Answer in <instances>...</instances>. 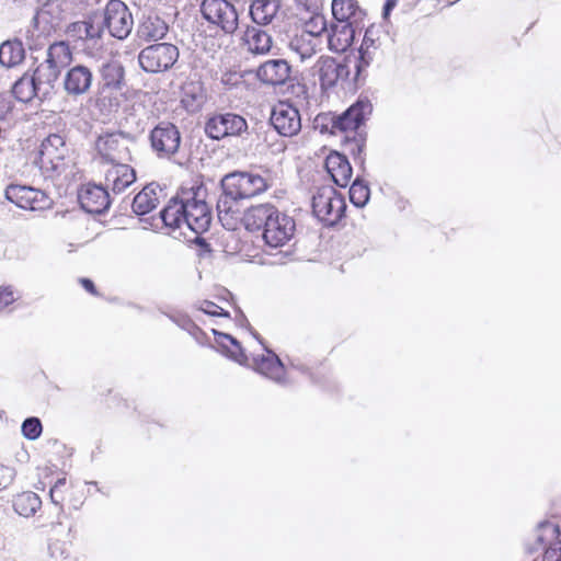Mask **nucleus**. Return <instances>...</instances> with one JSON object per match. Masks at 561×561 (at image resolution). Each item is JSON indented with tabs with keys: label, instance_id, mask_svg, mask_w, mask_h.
<instances>
[{
	"label": "nucleus",
	"instance_id": "nucleus-1",
	"mask_svg": "<svg viewBox=\"0 0 561 561\" xmlns=\"http://www.w3.org/2000/svg\"><path fill=\"white\" fill-rule=\"evenodd\" d=\"M242 220L250 231L263 229V239L271 248L285 245L296 230L295 220L271 204L251 206Z\"/></svg>",
	"mask_w": 561,
	"mask_h": 561
},
{
	"label": "nucleus",
	"instance_id": "nucleus-2",
	"mask_svg": "<svg viewBox=\"0 0 561 561\" xmlns=\"http://www.w3.org/2000/svg\"><path fill=\"white\" fill-rule=\"evenodd\" d=\"M345 201L332 186H322L312 196L313 215L324 225H335L344 215Z\"/></svg>",
	"mask_w": 561,
	"mask_h": 561
},
{
	"label": "nucleus",
	"instance_id": "nucleus-3",
	"mask_svg": "<svg viewBox=\"0 0 561 561\" xmlns=\"http://www.w3.org/2000/svg\"><path fill=\"white\" fill-rule=\"evenodd\" d=\"M38 78L50 81L51 84L65 70V89H70V46L67 42L60 41L51 44L48 48L47 59L38 67Z\"/></svg>",
	"mask_w": 561,
	"mask_h": 561
},
{
	"label": "nucleus",
	"instance_id": "nucleus-4",
	"mask_svg": "<svg viewBox=\"0 0 561 561\" xmlns=\"http://www.w3.org/2000/svg\"><path fill=\"white\" fill-rule=\"evenodd\" d=\"M385 31L377 25H370L366 28L363 42L358 51L353 57H347L348 64H353L354 81H358L366 75L367 68L375 60L378 50L381 48Z\"/></svg>",
	"mask_w": 561,
	"mask_h": 561
},
{
	"label": "nucleus",
	"instance_id": "nucleus-5",
	"mask_svg": "<svg viewBox=\"0 0 561 561\" xmlns=\"http://www.w3.org/2000/svg\"><path fill=\"white\" fill-rule=\"evenodd\" d=\"M179 58V49L169 43L152 44L140 50L138 62L146 72L158 73L170 69Z\"/></svg>",
	"mask_w": 561,
	"mask_h": 561
},
{
	"label": "nucleus",
	"instance_id": "nucleus-6",
	"mask_svg": "<svg viewBox=\"0 0 561 561\" xmlns=\"http://www.w3.org/2000/svg\"><path fill=\"white\" fill-rule=\"evenodd\" d=\"M202 16L226 34H233L239 26V15L234 5L227 0H203Z\"/></svg>",
	"mask_w": 561,
	"mask_h": 561
},
{
	"label": "nucleus",
	"instance_id": "nucleus-7",
	"mask_svg": "<svg viewBox=\"0 0 561 561\" xmlns=\"http://www.w3.org/2000/svg\"><path fill=\"white\" fill-rule=\"evenodd\" d=\"M69 148L62 136L49 135L42 144L38 163L46 172L61 174L67 170Z\"/></svg>",
	"mask_w": 561,
	"mask_h": 561
},
{
	"label": "nucleus",
	"instance_id": "nucleus-8",
	"mask_svg": "<svg viewBox=\"0 0 561 561\" xmlns=\"http://www.w3.org/2000/svg\"><path fill=\"white\" fill-rule=\"evenodd\" d=\"M312 25L319 26V30L302 31L293 36L288 44L289 49L295 53L301 61L311 58L321 49V34L327 31L325 19L322 15H317L306 24V27H311Z\"/></svg>",
	"mask_w": 561,
	"mask_h": 561
},
{
	"label": "nucleus",
	"instance_id": "nucleus-9",
	"mask_svg": "<svg viewBox=\"0 0 561 561\" xmlns=\"http://www.w3.org/2000/svg\"><path fill=\"white\" fill-rule=\"evenodd\" d=\"M268 187L266 180L248 172H234L222 179V190L230 196H238L240 199L254 197Z\"/></svg>",
	"mask_w": 561,
	"mask_h": 561
},
{
	"label": "nucleus",
	"instance_id": "nucleus-10",
	"mask_svg": "<svg viewBox=\"0 0 561 561\" xmlns=\"http://www.w3.org/2000/svg\"><path fill=\"white\" fill-rule=\"evenodd\" d=\"M104 25L113 37L125 39L134 26L128 7L121 0H110L104 9Z\"/></svg>",
	"mask_w": 561,
	"mask_h": 561
},
{
	"label": "nucleus",
	"instance_id": "nucleus-11",
	"mask_svg": "<svg viewBox=\"0 0 561 561\" xmlns=\"http://www.w3.org/2000/svg\"><path fill=\"white\" fill-rule=\"evenodd\" d=\"M185 226L195 233L208 230L211 222V213L207 203L199 196V192L184 193Z\"/></svg>",
	"mask_w": 561,
	"mask_h": 561
},
{
	"label": "nucleus",
	"instance_id": "nucleus-12",
	"mask_svg": "<svg viewBox=\"0 0 561 561\" xmlns=\"http://www.w3.org/2000/svg\"><path fill=\"white\" fill-rule=\"evenodd\" d=\"M152 150L159 158L174 156L181 145V134L178 127L171 123H160L150 131Z\"/></svg>",
	"mask_w": 561,
	"mask_h": 561
},
{
	"label": "nucleus",
	"instance_id": "nucleus-13",
	"mask_svg": "<svg viewBox=\"0 0 561 561\" xmlns=\"http://www.w3.org/2000/svg\"><path fill=\"white\" fill-rule=\"evenodd\" d=\"M247 130V121L233 113L215 115L207 121L205 126L206 134L216 140L229 136H241Z\"/></svg>",
	"mask_w": 561,
	"mask_h": 561
},
{
	"label": "nucleus",
	"instance_id": "nucleus-14",
	"mask_svg": "<svg viewBox=\"0 0 561 561\" xmlns=\"http://www.w3.org/2000/svg\"><path fill=\"white\" fill-rule=\"evenodd\" d=\"M271 123L285 137L296 136L301 129V117L297 107L288 102H278L272 108Z\"/></svg>",
	"mask_w": 561,
	"mask_h": 561
},
{
	"label": "nucleus",
	"instance_id": "nucleus-15",
	"mask_svg": "<svg viewBox=\"0 0 561 561\" xmlns=\"http://www.w3.org/2000/svg\"><path fill=\"white\" fill-rule=\"evenodd\" d=\"M38 77V68L35 69L32 76L24 75L21 77L12 87L14 98L23 103H27L35 98L39 100L47 98L54 85L50 81Z\"/></svg>",
	"mask_w": 561,
	"mask_h": 561
},
{
	"label": "nucleus",
	"instance_id": "nucleus-16",
	"mask_svg": "<svg viewBox=\"0 0 561 561\" xmlns=\"http://www.w3.org/2000/svg\"><path fill=\"white\" fill-rule=\"evenodd\" d=\"M5 197L18 207L28 210H42L50 206L48 196L30 186L10 185L5 190Z\"/></svg>",
	"mask_w": 561,
	"mask_h": 561
},
{
	"label": "nucleus",
	"instance_id": "nucleus-17",
	"mask_svg": "<svg viewBox=\"0 0 561 561\" xmlns=\"http://www.w3.org/2000/svg\"><path fill=\"white\" fill-rule=\"evenodd\" d=\"M351 67L353 64H339L330 56H322L313 66V75L318 76L322 89H330L334 87L339 80L345 79L350 76Z\"/></svg>",
	"mask_w": 561,
	"mask_h": 561
},
{
	"label": "nucleus",
	"instance_id": "nucleus-18",
	"mask_svg": "<svg viewBox=\"0 0 561 561\" xmlns=\"http://www.w3.org/2000/svg\"><path fill=\"white\" fill-rule=\"evenodd\" d=\"M126 142L122 134H105L96 139L95 150L103 160L114 164L121 163L129 159V150Z\"/></svg>",
	"mask_w": 561,
	"mask_h": 561
},
{
	"label": "nucleus",
	"instance_id": "nucleus-19",
	"mask_svg": "<svg viewBox=\"0 0 561 561\" xmlns=\"http://www.w3.org/2000/svg\"><path fill=\"white\" fill-rule=\"evenodd\" d=\"M101 33V26L91 20L72 22V50L92 55Z\"/></svg>",
	"mask_w": 561,
	"mask_h": 561
},
{
	"label": "nucleus",
	"instance_id": "nucleus-20",
	"mask_svg": "<svg viewBox=\"0 0 561 561\" xmlns=\"http://www.w3.org/2000/svg\"><path fill=\"white\" fill-rule=\"evenodd\" d=\"M78 203L85 213L101 214L110 206V194L100 185L87 184L78 191Z\"/></svg>",
	"mask_w": 561,
	"mask_h": 561
},
{
	"label": "nucleus",
	"instance_id": "nucleus-21",
	"mask_svg": "<svg viewBox=\"0 0 561 561\" xmlns=\"http://www.w3.org/2000/svg\"><path fill=\"white\" fill-rule=\"evenodd\" d=\"M371 111L373 105L367 99L358 100L333 121V127L342 131H354L371 114Z\"/></svg>",
	"mask_w": 561,
	"mask_h": 561
},
{
	"label": "nucleus",
	"instance_id": "nucleus-22",
	"mask_svg": "<svg viewBox=\"0 0 561 561\" xmlns=\"http://www.w3.org/2000/svg\"><path fill=\"white\" fill-rule=\"evenodd\" d=\"M257 79L270 85L284 84L290 77V66L284 59L267 60L256 70Z\"/></svg>",
	"mask_w": 561,
	"mask_h": 561
},
{
	"label": "nucleus",
	"instance_id": "nucleus-23",
	"mask_svg": "<svg viewBox=\"0 0 561 561\" xmlns=\"http://www.w3.org/2000/svg\"><path fill=\"white\" fill-rule=\"evenodd\" d=\"M241 44L252 55H266L272 48L273 41L266 31L256 25L245 28L241 37Z\"/></svg>",
	"mask_w": 561,
	"mask_h": 561
},
{
	"label": "nucleus",
	"instance_id": "nucleus-24",
	"mask_svg": "<svg viewBox=\"0 0 561 561\" xmlns=\"http://www.w3.org/2000/svg\"><path fill=\"white\" fill-rule=\"evenodd\" d=\"M350 23H333L328 31V47L335 53H344L353 43L355 37V27Z\"/></svg>",
	"mask_w": 561,
	"mask_h": 561
},
{
	"label": "nucleus",
	"instance_id": "nucleus-25",
	"mask_svg": "<svg viewBox=\"0 0 561 561\" xmlns=\"http://www.w3.org/2000/svg\"><path fill=\"white\" fill-rule=\"evenodd\" d=\"M238 196H230L228 192H225L220 195L217 202V211L218 218L222 226L228 230H233L237 228L239 220L241 219L240 207Z\"/></svg>",
	"mask_w": 561,
	"mask_h": 561
},
{
	"label": "nucleus",
	"instance_id": "nucleus-26",
	"mask_svg": "<svg viewBox=\"0 0 561 561\" xmlns=\"http://www.w3.org/2000/svg\"><path fill=\"white\" fill-rule=\"evenodd\" d=\"M106 185L114 194L124 192L136 180V173L128 164L121 162L113 164L106 172Z\"/></svg>",
	"mask_w": 561,
	"mask_h": 561
},
{
	"label": "nucleus",
	"instance_id": "nucleus-27",
	"mask_svg": "<svg viewBox=\"0 0 561 561\" xmlns=\"http://www.w3.org/2000/svg\"><path fill=\"white\" fill-rule=\"evenodd\" d=\"M325 168L334 183L346 187L352 179V167L347 158L339 152L330 153L325 159Z\"/></svg>",
	"mask_w": 561,
	"mask_h": 561
},
{
	"label": "nucleus",
	"instance_id": "nucleus-28",
	"mask_svg": "<svg viewBox=\"0 0 561 561\" xmlns=\"http://www.w3.org/2000/svg\"><path fill=\"white\" fill-rule=\"evenodd\" d=\"M332 14L337 22L357 26L365 18V11L359 8L356 0H333Z\"/></svg>",
	"mask_w": 561,
	"mask_h": 561
},
{
	"label": "nucleus",
	"instance_id": "nucleus-29",
	"mask_svg": "<svg viewBox=\"0 0 561 561\" xmlns=\"http://www.w3.org/2000/svg\"><path fill=\"white\" fill-rule=\"evenodd\" d=\"M169 31L168 24L158 15L144 16L137 26V37L144 42L162 39Z\"/></svg>",
	"mask_w": 561,
	"mask_h": 561
},
{
	"label": "nucleus",
	"instance_id": "nucleus-30",
	"mask_svg": "<svg viewBox=\"0 0 561 561\" xmlns=\"http://www.w3.org/2000/svg\"><path fill=\"white\" fill-rule=\"evenodd\" d=\"M279 0H251L249 13L256 25H268L277 16Z\"/></svg>",
	"mask_w": 561,
	"mask_h": 561
},
{
	"label": "nucleus",
	"instance_id": "nucleus-31",
	"mask_svg": "<svg viewBox=\"0 0 561 561\" xmlns=\"http://www.w3.org/2000/svg\"><path fill=\"white\" fill-rule=\"evenodd\" d=\"M254 367L257 373L276 382H283L284 380V365L277 355L271 351H266V354L255 358Z\"/></svg>",
	"mask_w": 561,
	"mask_h": 561
},
{
	"label": "nucleus",
	"instance_id": "nucleus-32",
	"mask_svg": "<svg viewBox=\"0 0 561 561\" xmlns=\"http://www.w3.org/2000/svg\"><path fill=\"white\" fill-rule=\"evenodd\" d=\"M161 219L170 228H182L185 225L184 194L172 198L160 213Z\"/></svg>",
	"mask_w": 561,
	"mask_h": 561
},
{
	"label": "nucleus",
	"instance_id": "nucleus-33",
	"mask_svg": "<svg viewBox=\"0 0 561 561\" xmlns=\"http://www.w3.org/2000/svg\"><path fill=\"white\" fill-rule=\"evenodd\" d=\"M25 57L23 43L19 39L7 41L0 45V64L7 68L20 65Z\"/></svg>",
	"mask_w": 561,
	"mask_h": 561
},
{
	"label": "nucleus",
	"instance_id": "nucleus-34",
	"mask_svg": "<svg viewBox=\"0 0 561 561\" xmlns=\"http://www.w3.org/2000/svg\"><path fill=\"white\" fill-rule=\"evenodd\" d=\"M159 198L157 196V186L147 185L139 192L133 201V210L137 215H146L157 207Z\"/></svg>",
	"mask_w": 561,
	"mask_h": 561
},
{
	"label": "nucleus",
	"instance_id": "nucleus-35",
	"mask_svg": "<svg viewBox=\"0 0 561 561\" xmlns=\"http://www.w3.org/2000/svg\"><path fill=\"white\" fill-rule=\"evenodd\" d=\"M42 501L39 496L31 491L18 494L13 501L15 512L24 517L33 516L39 510Z\"/></svg>",
	"mask_w": 561,
	"mask_h": 561
},
{
	"label": "nucleus",
	"instance_id": "nucleus-36",
	"mask_svg": "<svg viewBox=\"0 0 561 561\" xmlns=\"http://www.w3.org/2000/svg\"><path fill=\"white\" fill-rule=\"evenodd\" d=\"M204 102L203 89L198 82L185 83L182 88V103L191 111L198 108Z\"/></svg>",
	"mask_w": 561,
	"mask_h": 561
},
{
	"label": "nucleus",
	"instance_id": "nucleus-37",
	"mask_svg": "<svg viewBox=\"0 0 561 561\" xmlns=\"http://www.w3.org/2000/svg\"><path fill=\"white\" fill-rule=\"evenodd\" d=\"M92 79V72L88 67L82 65L72 67V93H85L91 87Z\"/></svg>",
	"mask_w": 561,
	"mask_h": 561
},
{
	"label": "nucleus",
	"instance_id": "nucleus-38",
	"mask_svg": "<svg viewBox=\"0 0 561 561\" xmlns=\"http://www.w3.org/2000/svg\"><path fill=\"white\" fill-rule=\"evenodd\" d=\"M101 75L106 87L119 89L124 79V68L117 61L106 62L102 66Z\"/></svg>",
	"mask_w": 561,
	"mask_h": 561
},
{
	"label": "nucleus",
	"instance_id": "nucleus-39",
	"mask_svg": "<svg viewBox=\"0 0 561 561\" xmlns=\"http://www.w3.org/2000/svg\"><path fill=\"white\" fill-rule=\"evenodd\" d=\"M68 1L67 0H49L43 10V13L51 16L50 23L58 26L59 23L67 16Z\"/></svg>",
	"mask_w": 561,
	"mask_h": 561
},
{
	"label": "nucleus",
	"instance_id": "nucleus-40",
	"mask_svg": "<svg viewBox=\"0 0 561 561\" xmlns=\"http://www.w3.org/2000/svg\"><path fill=\"white\" fill-rule=\"evenodd\" d=\"M369 187L366 183L355 180L350 188V199L356 207H363L369 199Z\"/></svg>",
	"mask_w": 561,
	"mask_h": 561
},
{
	"label": "nucleus",
	"instance_id": "nucleus-41",
	"mask_svg": "<svg viewBox=\"0 0 561 561\" xmlns=\"http://www.w3.org/2000/svg\"><path fill=\"white\" fill-rule=\"evenodd\" d=\"M218 342L221 344L224 348H226L228 355L236 362L243 363L245 360V356L242 352L240 344L231 335L220 333Z\"/></svg>",
	"mask_w": 561,
	"mask_h": 561
},
{
	"label": "nucleus",
	"instance_id": "nucleus-42",
	"mask_svg": "<svg viewBox=\"0 0 561 561\" xmlns=\"http://www.w3.org/2000/svg\"><path fill=\"white\" fill-rule=\"evenodd\" d=\"M21 431L25 438L34 440L42 434V423L37 417H28L22 423Z\"/></svg>",
	"mask_w": 561,
	"mask_h": 561
},
{
	"label": "nucleus",
	"instance_id": "nucleus-43",
	"mask_svg": "<svg viewBox=\"0 0 561 561\" xmlns=\"http://www.w3.org/2000/svg\"><path fill=\"white\" fill-rule=\"evenodd\" d=\"M220 81L227 89H234L244 84L243 75L237 70L225 71Z\"/></svg>",
	"mask_w": 561,
	"mask_h": 561
},
{
	"label": "nucleus",
	"instance_id": "nucleus-44",
	"mask_svg": "<svg viewBox=\"0 0 561 561\" xmlns=\"http://www.w3.org/2000/svg\"><path fill=\"white\" fill-rule=\"evenodd\" d=\"M198 310L203 311L206 314L209 316H219V317H228L229 313L225 311L221 307L217 306L216 304L204 300L201 301L198 305Z\"/></svg>",
	"mask_w": 561,
	"mask_h": 561
},
{
	"label": "nucleus",
	"instance_id": "nucleus-45",
	"mask_svg": "<svg viewBox=\"0 0 561 561\" xmlns=\"http://www.w3.org/2000/svg\"><path fill=\"white\" fill-rule=\"evenodd\" d=\"M66 478L58 479L54 486L50 489V497L55 504H60L65 501Z\"/></svg>",
	"mask_w": 561,
	"mask_h": 561
},
{
	"label": "nucleus",
	"instance_id": "nucleus-46",
	"mask_svg": "<svg viewBox=\"0 0 561 561\" xmlns=\"http://www.w3.org/2000/svg\"><path fill=\"white\" fill-rule=\"evenodd\" d=\"M14 478V468L0 465V490L7 489L13 482Z\"/></svg>",
	"mask_w": 561,
	"mask_h": 561
},
{
	"label": "nucleus",
	"instance_id": "nucleus-47",
	"mask_svg": "<svg viewBox=\"0 0 561 561\" xmlns=\"http://www.w3.org/2000/svg\"><path fill=\"white\" fill-rule=\"evenodd\" d=\"M543 561H561V540L549 546L543 553Z\"/></svg>",
	"mask_w": 561,
	"mask_h": 561
},
{
	"label": "nucleus",
	"instance_id": "nucleus-48",
	"mask_svg": "<svg viewBox=\"0 0 561 561\" xmlns=\"http://www.w3.org/2000/svg\"><path fill=\"white\" fill-rule=\"evenodd\" d=\"M15 300L14 293L10 287L0 288V312Z\"/></svg>",
	"mask_w": 561,
	"mask_h": 561
},
{
	"label": "nucleus",
	"instance_id": "nucleus-49",
	"mask_svg": "<svg viewBox=\"0 0 561 561\" xmlns=\"http://www.w3.org/2000/svg\"><path fill=\"white\" fill-rule=\"evenodd\" d=\"M11 103L10 101L0 98V119H4L9 113H11Z\"/></svg>",
	"mask_w": 561,
	"mask_h": 561
},
{
	"label": "nucleus",
	"instance_id": "nucleus-50",
	"mask_svg": "<svg viewBox=\"0 0 561 561\" xmlns=\"http://www.w3.org/2000/svg\"><path fill=\"white\" fill-rule=\"evenodd\" d=\"M79 283L82 285V287L89 291L90 294L92 295H98L96 293V289H95V286L93 284V282L89 278H80L79 279Z\"/></svg>",
	"mask_w": 561,
	"mask_h": 561
},
{
	"label": "nucleus",
	"instance_id": "nucleus-51",
	"mask_svg": "<svg viewBox=\"0 0 561 561\" xmlns=\"http://www.w3.org/2000/svg\"><path fill=\"white\" fill-rule=\"evenodd\" d=\"M397 3H398V0H386L383 10H382V15L385 19H388V16L390 15V12L397 5Z\"/></svg>",
	"mask_w": 561,
	"mask_h": 561
},
{
	"label": "nucleus",
	"instance_id": "nucleus-52",
	"mask_svg": "<svg viewBox=\"0 0 561 561\" xmlns=\"http://www.w3.org/2000/svg\"><path fill=\"white\" fill-rule=\"evenodd\" d=\"M310 30L318 31V30H319V26H314V25H312L311 27H307V30H306V31H310Z\"/></svg>",
	"mask_w": 561,
	"mask_h": 561
},
{
	"label": "nucleus",
	"instance_id": "nucleus-53",
	"mask_svg": "<svg viewBox=\"0 0 561 561\" xmlns=\"http://www.w3.org/2000/svg\"><path fill=\"white\" fill-rule=\"evenodd\" d=\"M543 527H549V528L553 529L552 525H549V524H546Z\"/></svg>",
	"mask_w": 561,
	"mask_h": 561
}]
</instances>
